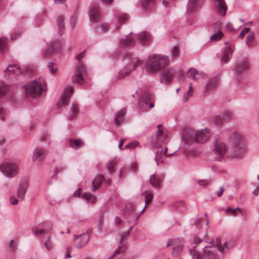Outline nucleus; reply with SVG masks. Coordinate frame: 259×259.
I'll return each mask as SVG.
<instances>
[{
    "mask_svg": "<svg viewBox=\"0 0 259 259\" xmlns=\"http://www.w3.org/2000/svg\"><path fill=\"white\" fill-rule=\"evenodd\" d=\"M169 59L162 55H154L150 56L145 64L146 72L149 74H154L168 66Z\"/></svg>",
    "mask_w": 259,
    "mask_h": 259,
    "instance_id": "obj_1",
    "label": "nucleus"
},
{
    "mask_svg": "<svg viewBox=\"0 0 259 259\" xmlns=\"http://www.w3.org/2000/svg\"><path fill=\"white\" fill-rule=\"evenodd\" d=\"M158 131L154 138L153 139V142L157 146V150L155 152L154 159L157 165H159L160 163H164V157L162 153V143H165L167 140V133L166 131H164L162 125H157Z\"/></svg>",
    "mask_w": 259,
    "mask_h": 259,
    "instance_id": "obj_2",
    "label": "nucleus"
},
{
    "mask_svg": "<svg viewBox=\"0 0 259 259\" xmlns=\"http://www.w3.org/2000/svg\"><path fill=\"white\" fill-rule=\"evenodd\" d=\"M230 140L232 142V154L235 156L243 155L246 152V146L241 136L237 132H234Z\"/></svg>",
    "mask_w": 259,
    "mask_h": 259,
    "instance_id": "obj_3",
    "label": "nucleus"
},
{
    "mask_svg": "<svg viewBox=\"0 0 259 259\" xmlns=\"http://www.w3.org/2000/svg\"><path fill=\"white\" fill-rule=\"evenodd\" d=\"M196 245H194L190 251L193 259H220L217 252L212 249L213 246H205L201 254L196 250Z\"/></svg>",
    "mask_w": 259,
    "mask_h": 259,
    "instance_id": "obj_4",
    "label": "nucleus"
},
{
    "mask_svg": "<svg viewBox=\"0 0 259 259\" xmlns=\"http://www.w3.org/2000/svg\"><path fill=\"white\" fill-rule=\"evenodd\" d=\"M123 57L127 62L124 69L119 73L120 78H123L128 75L131 71L143 63V61L133 57L131 54H125Z\"/></svg>",
    "mask_w": 259,
    "mask_h": 259,
    "instance_id": "obj_5",
    "label": "nucleus"
},
{
    "mask_svg": "<svg viewBox=\"0 0 259 259\" xmlns=\"http://www.w3.org/2000/svg\"><path fill=\"white\" fill-rule=\"evenodd\" d=\"M42 90V82L34 80L26 85L25 91L27 97L35 98L41 94Z\"/></svg>",
    "mask_w": 259,
    "mask_h": 259,
    "instance_id": "obj_6",
    "label": "nucleus"
},
{
    "mask_svg": "<svg viewBox=\"0 0 259 259\" xmlns=\"http://www.w3.org/2000/svg\"><path fill=\"white\" fill-rule=\"evenodd\" d=\"M85 51L79 53L76 56V58L78 60V63L76 69L75 71L74 75L72 77V81L77 82L79 84H82L84 82V79L82 77V74L85 71V67L83 62L81 61V59L84 57Z\"/></svg>",
    "mask_w": 259,
    "mask_h": 259,
    "instance_id": "obj_7",
    "label": "nucleus"
},
{
    "mask_svg": "<svg viewBox=\"0 0 259 259\" xmlns=\"http://www.w3.org/2000/svg\"><path fill=\"white\" fill-rule=\"evenodd\" d=\"M0 171L6 177L11 178L18 174L19 166L16 163L12 161L5 162L0 165Z\"/></svg>",
    "mask_w": 259,
    "mask_h": 259,
    "instance_id": "obj_8",
    "label": "nucleus"
},
{
    "mask_svg": "<svg viewBox=\"0 0 259 259\" xmlns=\"http://www.w3.org/2000/svg\"><path fill=\"white\" fill-rule=\"evenodd\" d=\"M213 148L215 154L219 156L215 160L221 161L228 149L226 144L220 138L215 137Z\"/></svg>",
    "mask_w": 259,
    "mask_h": 259,
    "instance_id": "obj_9",
    "label": "nucleus"
},
{
    "mask_svg": "<svg viewBox=\"0 0 259 259\" xmlns=\"http://www.w3.org/2000/svg\"><path fill=\"white\" fill-rule=\"evenodd\" d=\"M196 131L191 128L184 129L182 136L183 144L181 148L186 149L195 142Z\"/></svg>",
    "mask_w": 259,
    "mask_h": 259,
    "instance_id": "obj_10",
    "label": "nucleus"
},
{
    "mask_svg": "<svg viewBox=\"0 0 259 259\" xmlns=\"http://www.w3.org/2000/svg\"><path fill=\"white\" fill-rule=\"evenodd\" d=\"M249 66V63L247 60L243 59L238 63L234 69L235 76L238 81L247 75Z\"/></svg>",
    "mask_w": 259,
    "mask_h": 259,
    "instance_id": "obj_11",
    "label": "nucleus"
},
{
    "mask_svg": "<svg viewBox=\"0 0 259 259\" xmlns=\"http://www.w3.org/2000/svg\"><path fill=\"white\" fill-rule=\"evenodd\" d=\"M177 70L172 67H169L164 70L161 74L160 82L165 85L169 84L172 81Z\"/></svg>",
    "mask_w": 259,
    "mask_h": 259,
    "instance_id": "obj_12",
    "label": "nucleus"
},
{
    "mask_svg": "<svg viewBox=\"0 0 259 259\" xmlns=\"http://www.w3.org/2000/svg\"><path fill=\"white\" fill-rule=\"evenodd\" d=\"M125 241L126 238H122L120 239L117 249L115 250L113 254L108 259H123L124 252L127 249L126 245L124 243Z\"/></svg>",
    "mask_w": 259,
    "mask_h": 259,
    "instance_id": "obj_13",
    "label": "nucleus"
},
{
    "mask_svg": "<svg viewBox=\"0 0 259 259\" xmlns=\"http://www.w3.org/2000/svg\"><path fill=\"white\" fill-rule=\"evenodd\" d=\"M210 130L206 128L196 131L195 142L203 144L206 142L210 137Z\"/></svg>",
    "mask_w": 259,
    "mask_h": 259,
    "instance_id": "obj_14",
    "label": "nucleus"
},
{
    "mask_svg": "<svg viewBox=\"0 0 259 259\" xmlns=\"http://www.w3.org/2000/svg\"><path fill=\"white\" fill-rule=\"evenodd\" d=\"M214 4L216 11L221 16L226 15L227 6L225 0H214Z\"/></svg>",
    "mask_w": 259,
    "mask_h": 259,
    "instance_id": "obj_15",
    "label": "nucleus"
},
{
    "mask_svg": "<svg viewBox=\"0 0 259 259\" xmlns=\"http://www.w3.org/2000/svg\"><path fill=\"white\" fill-rule=\"evenodd\" d=\"M225 45L226 47L223 52V55L221 57V61L227 63L232 57L234 51V47L232 46L229 43H226Z\"/></svg>",
    "mask_w": 259,
    "mask_h": 259,
    "instance_id": "obj_16",
    "label": "nucleus"
},
{
    "mask_svg": "<svg viewBox=\"0 0 259 259\" xmlns=\"http://www.w3.org/2000/svg\"><path fill=\"white\" fill-rule=\"evenodd\" d=\"M5 76H9L10 74H15L17 76L23 74V72L20 67L16 64H10L4 70Z\"/></svg>",
    "mask_w": 259,
    "mask_h": 259,
    "instance_id": "obj_17",
    "label": "nucleus"
},
{
    "mask_svg": "<svg viewBox=\"0 0 259 259\" xmlns=\"http://www.w3.org/2000/svg\"><path fill=\"white\" fill-rule=\"evenodd\" d=\"M133 33H131L125 38L120 39L121 46L123 48H130L133 47L136 43V40L133 36Z\"/></svg>",
    "mask_w": 259,
    "mask_h": 259,
    "instance_id": "obj_18",
    "label": "nucleus"
},
{
    "mask_svg": "<svg viewBox=\"0 0 259 259\" xmlns=\"http://www.w3.org/2000/svg\"><path fill=\"white\" fill-rule=\"evenodd\" d=\"M28 187V183L27 181H21L18 187L17 196L21 200L25 198V194Z\"/></svg>",
    "mask_w": 259,
    "mask_h": 259,
    "instance_id": "obj_19",
    "label": "nucleus"
},
{
    "mask_svg": "<svg viewBox=\"0 0 259 259\" xmlns=\"http://www.w3.org/2000/svg\"><path fill=\"white\" fill-rule=\"evenodd\" d=\"M74 88L73 87H70L69 91L65 90L63 93L60 100L57 103V106L61 105H66L69 104V98L71 96V93L73 92Z\"/></svg>",
    "mask_w": 259,
    "mask_h": 259,
    "instance_id": "obj_20",
    "label": "nucleus"
},
{
    "mask_svg": "<svg viewBox=\"0 0 259 259\" xmlns=\"http://www.w3.org/2000/svg\"><path fill=\"white\" fill-rule=\"evenodd\" d=\"M89 17L91 21H95L101 17L99 7L96 5H92L89 10Z\"/></svg>",
    "mask_w": 259,
    "mask_h": 259,
    "instance_id": "obj_21",
    "label": "nucleus"
},
{
    "mask_svg": "<svg viewBox=\"0 0 259 259\" xmlns=\"http://www.w3.org/2000/svg\"><path fill=\"white\" fill-rule=\"evenodd\" d=\"M46 153L44 150L40 148H36L33 153L32 159L34 161H41L44 159Z\"/></svg>",
    "mask_w": 259,
    "mask_h": 259,
    "instance_id": "obj_22",
    "label": "nucleus"
},
{
    "mask_svg": "<svg viewBox=\"0 0 259 259\" xmlns=\"http://www.w3.org/2000/svg\"><path fill=\"white\" fill-rule=\"evenodd\" d=\"M76 239L80 238L79 242L76 245V247L80 249L85 246L90 240V236L88 234H83L79 236H75Z\"/></svg>",
    "mask_w": 259,
    "mask_h": 259,
    "instance_id": "obj_23",
    "label": "nucleus"
},
{
    "mask_svg": "<svg viewBox=\"0 0 259 259\" xmlns=\"http://www.w3.org/2000/svg\"><path fill=\"white\" fill-rule=\"evenodd\" d=\"M163 179V177H160L154 174L150 176L149 183L152 186L154 187H158L160 185Z\"/></svg>",
    "mask_w": 259,
    "mask_h": 259,
    "instance_id": "obj_24",
    "label": "nucleus"
},
{
    "mask_svg": "<svg viewBox=\"0 0 259 259\" xmlns=\"http://www.w3.org/2000/svg\"><path fill=\"white\" fill-rule=\"evenodd\" d=\"M104 180L103 175H99L92 182V191L95 192L102 185Z\"/></svg>",
    "mask_w": 259,
    "mask_h": 259,
    "instance_id": "obj_25",
    "label": "nucleus"
},
{
    "mask_svg": "<svg viewBox=\"0 0 259 259\" xmlns=\"http://www.w3.org/2000/svg\"><path fill=\"white\" fill-rule=\"evenodd\" d=\"M84 145L83 141L80 139H71L69 141V146L74 149H78Z\"/></svg>",
    "mask_w": 259,
    "mask_h": 259,
    "instance_id": "obj_26",
    "label": "nucleus"
},
{
    "mask_svg": "<svg viewBox=\"0 0 259 259\" xmlns=\"http://www.w3.org/2000/svg\"><path fill=\"white\" fill-rule=\"evenodd\" d=\"M56 24L58 26L59 33L62 35L65 30L64 18L61 15L56 19Z\"/></svg>",
    "mask_w": 259,
    "mask_h": 259,
    "instance_id": "obj_27",
    "label": "nucleus"
},
{
    "mask_svg": "<svg viewBox=\"0 0 259 259\" xmlns=\"http://www.w3.org/2000/svg\"><path fill=\"white\" fill-rule=\"evenodd\" d=\"M59 49L60 45L59 43H54L44 52L43 55L45 57H47L51 53H57L59 52Z\"/></svg>",
    "mask_w": 259,
    "mask_h": 259,
    "instance_id": "obj_28",
    "label": "nucleus"
},
{
    "mask_svg": "<svg viewBox=\"0 0 259 259\" xmlns=\"http://www.w3.org/2000/svg\"><path fill=\"white\" fill-rule=\"evenodd\" d=\"M143 194L145 196V205L143 209L142 210L141 212H144L146 208L147 207V205L150 204L151 201H152L153 195L152 192L151 190H147L145 191Z\"/></svg>",
    "mask_w": 259,
    "mask_h": 259,
    "instance_id": "obj_29",
    "label": "nucleus"
},
{
    "mask_svg": "<svg viewBox=\"0 0 259 259\" xmlns=\"http://www.w3.org/2000/svg\"><path fill=\"white\" fill-rule=\"evenodd\" d=\"M156 0H141L140 4L144 9L152 8L156 4Z\"/></svg>",
    "mask_w": 259,
    "mask_h": 259,
    "instance_id": "obj_30",
    "label": "nucleus"
},
{
    "mask_svg": "<svg viewBox=\"0 0 259 259\" xmlns=\"http://www.w3.org/2000/svg\"><path fill=\"white\" fill-rule=\"evenodd\" d=\"M138 38L142 42L146 44L150 41L151 35L149 33L146 31H143L139 34Z\"/></svg>",
    "mask_w": 259,
    "mask_h": 259,
    "instance_id": "obj_31",
    "label": "nucleus"
},
{
    "mask_svg": "<svg viewBox=\"0 0 259 259\" xmlns=\"http://www.w3.org/2000/svg\"><path fill=\"white\" fill-rule=\"evenodd\" d=\"M125 109L122 108L116 113L114 120L116 125L119 126L120 125V122L123 120V116L125 114Z\"/></svg>",
    "mask_w": 259,
    "mask_h": 259,
    "instance_id": "obj_32",
    "label": "nucleus"
},
{
    "mask_svg": "<svg viewBox=\"0 0 259 259\" xmlns=\"http://www.w3.org/2000/svg\"><path fill=\"white\" fill-rule=\"evenodd\" d=\"M129 16L127 14H119L117 15V22L118 25L117 29H119L120 26L123 24L126 23L128 20Z\"/></svg>",
    "mask_w": 259,
    "mask_h": 259,
    "instance_id": "obj_33",
    "label": "nucleus"
},
{
    "mask_svg": "<svg viewBox=\"0 0 259 259\" xmlns=\"http://www.w3.org/2000/svg\"><path fill=\"white\" fill-rule=\"evenodd\" d=\"M200 0H189L187 9L189 11H193L199 8Z\"/></svg>",
    "mask_w": 259,
    "mask_h": 259,
    "instance_id": "obj_34",
    "label": "nucleus"
},
{
    "mask_svg": "<svg viewBox=\"0 0 259 259\" xmlns=\"http://www.w3.org/2000/svg\"><path fill=\"white\" fill-rule=\"evenodd\" d=\"M83 198L88 202H90L93 204L95 203L97 201L96 197L89 192L84 193Z\"/></svg>",
    "mask_w": 259,
    "mask_h": 259,
    "instance_id": "obj_35",
    "label": "nucleus"
},
{
    "mask_svg": "<svg viewBox=\"0 0 259 259\" xmlns=\"http://www.w3.org/2000/svg\"><path fill=\"white\" fill-rule=\"evenodd\" d=\"M254 37V33L252 32L247 35L246 38V44L248 47L250 48L253 46Z\"/></svg>",
    "mask_w": 259,
    "mask_h": 259,
    "instance_id": "obj_36",
    "label": "nucleus"
},
{
    "mask_svg": "<svg viewBox=\"0 0 259 259\" xmlns=\"http://www.w3.org/2000/svg\"><path fill=\"white\" fill-rule=\"evenodd\" d=\"M218 84V81L215 78L209 79L206 84V88L208 89H211L215 87Z\"/></svg>",
    "mask_w": 259,
    "mask_h": 259,
    "instance_id": "obj_37",
    "label": "nucleus"
},
{
    "mask_svg": "<svg viewBox=\"0 0 259 259\" xmlns=\"http://www.w3.org/2000/svg\"><path fill=\"white\" fill-rule=\"evenodd\" d=\"M198 74L197 70L194 68H190L189 70L188 74H187L189 77H191L194 80L197 79L196 76Z\"/></svg>",
    "mask_w": 259,
    "mask_h": 259,
    "instance_id": "obj_38",
    "label": "nucleus"
},
{
    "mask_svg": "<svg viewBox=\"0 0 259 259\" xmlns=\"http://www.w3.org/2000/svg\"><path fill=\"white\" fill-rule=\"evenodd\" d=\"M72 115L69 117V119L72 120L76 117L78 114V108L76 105H73L71 108Z\"/></svg>",
    "mask_w": 259,
    "mask_h": 259,
    "instance_id": "obj_39",
    "label": "nucleus"
},
{
    "mask_svg": "<svg viewBox=\"0 0 259 259\" xmlns=\"http://www.w3.org/2000/svg\"><path fill=\"white\" fill-rule=\"evenodd\" d=\"M48 67L49 68L50 71L52 74H54L57 73L58 71L57 65L53 63L49 62L48 64Z\"/></svg>",
    "mask_w": 259,
    "mask_h": 259,
    "instance_id": "obj_40",
    "label": "nucleus"
},
{
    "mask_svg": "<svg viewBox=\"0 0 259 259\" xmlns=\"http://www.w3.org/2000/svg\"><path fill=\"white\" fill-rule=\"evenodd\" d=\"M223 119V116H215L213 118V122L216 125L220 126L222 124Z\"/></svg>",
    "mask_w": 259,
    "mask_h": 259,
    "instance_id": "obj_41",
    "label": "nucleus"
},
{
    "mask_svg": "<svg viewBox=\"0 0 259 259\" xmlns=\"http://www.w3.org/2000/svg\"><path fill=\"white\" fill-rule=\"evenodd\" d=\"M224 35V33L221 31H219L212 34L210 37V40H219L222 38Z\"/></svg>",
    "mask_w": 259,
    "mask_h": 259,
    "instance_id": "obj_42",
    "label": "nucleus"
},
{
    "mask_svg": "<svg viewBox=\"0 0 259 259\" xmlns=\"http://www.w3.org/2000/svg\"><path fill=\"white\" fill-rule=\"evenodd\" d=\"M9 90V86L6 84L0 85V98L5 96Z\"/></svg>",
    "mask_w": 259,
    "mask_h": 259,
    "instance_id": "obj_43",
    "label": "nucleus"
},
{
    "mask_svg": "<svg viewBox=\"0 0 259 259\" xmlns=\"http://www.w3.org/2000/svg\"><path fill=\"white\" fill-rule=\"evenodd\" d=\"M135 211V207L134 205L132 203H128L126 205L125 207V213H132Z\"/></svg>",
    "mask_w": 259,
    "mask_h": 259,
    "instance_id": "obj_44",
    "label": "nucleus"
},
{
    "mask_svg": "<svg viewBox=\"0 0 259 259\" xmlns=\"http://www.w3.org/2000/svg\"><path fill=\"white\" fill-rule=\"evenodd\" d=\"M107 169L110 174H112L115 171V164L114 160L110 161L107 164Z\"/></svg>",
    "mask_w": 259,
    "mask_h": 259,
    "instance_id": "obj_45",
    "label": "nucleus"
},
{
    "mask_svg": "<svg viewBox=\"0 0 259 259\" xmlns=\"http://www.w3.org/2000/svg\"><path fill=\"white\" fill-rule=\"evenodd\" d=\"M183 245H180L173 248L172 253L175 255L180 254L183 250Z\"/></svg>",
    "mask_w": 259,
    "mask_h": 259,
    "instance_id": "obj_46",
    "label": "nucleus"
},
{
    "mask_svg": "<svg viewBox=\"0 0 259 259\" xmlns=\"http://www.w3.org/2000/svg\"><path fill=\"white\" fill-rule=\"evenodd\" d=\"M7 45V39L5 37L0 38V51H3L6 47Z\"/></svg>",
    "mask_w": 259,
    "mask_h": 259,
    "instance_id": "obj_47",
    "label": "nucleus"
},
{
    "mask_svg": "<svg viewBox=\"0 0 259 259\" xmlns=\"http://www.w3.org/2000/svg\"><path fill=\"white\" fill-rule=\"evenodd\" d=\"M235 246L234 243L232 242H225L223 243V247L227 249V250H230L234 248Z\"/></svg>",
    "mask_w": 259,
    "mask_h": 259,
    "instance_id": "obj_48",
    "label": "nucleus"
},
{
    "mask_svg": "<svg viewBox=\"0 0 259 259\" xmlns=\"http://www.w3.org/2000/svg\"><path fill=\"white\" fill-rule=\"evenodd\" d=\"M250 30V28L249 27H246L243 29L240 33L239 35V37L240 38H242L244 35L248 33Z\"/></svg>",
    "mask_w": 259,
    "mask_h": 259,
    "instance_id": "obj_49",
    "label": "nucleus"
},
{
    "mask_svg": "<svg viewBox=\"0 0 259 259\" xmlns=\"http://www.w3.org/2000/svg\"><path fill=\"white\" fill-rule=\"evenodd\" d=\"M45 246L48 250H50L53 248V244L49 239L44 243Z\"/></svg>",
    "mask_w": 259,
    "mask_h": 259,
    "instance_id": "obj_50",
    "label": "nucleus"
},
{
    "mask_svg": "<svg viewBox=\"0 0 259 259\" xmlns=\"http://www.w3.org/2000/svg\"><path fill=\"white\" fill-rule=\"evenodd\" d=\"M32 231L35 235H37L38 234H44L46 233V230L45 229L38 230L32 228Z\"/></svg>",
    "mask_w": 259,
    "mask_h": 259,
    "instance_id": "obj_51",
    "label": "nucleus"
},
{
    "mask_svg": "<svg viewBox=\"0 0 259 259\" xmlns=\"http://www.w3.org/2000/svg\"><path fill=\"white\" fill-rule=\"evenodd\" d=\"M144 96L145 99L146 101H151L154 98L153 94H151L150 93H148V92H146L144 94Z\"/></svg>",
    "mask_w": 259,
    "mask_h": 259,
    "instance_id": "obj_52",
    "label": "nucleus"
},
{
    "mask_svg": "<svg viewBox=\"0 0 259 259\" xmlns=\"http://www.w3.org/2000/svg\"><path fill=\"white\" fill-rule=\"evenodd\" d=\"M6 113V110L2 107H0V118L2 121L5 120V115Z\"/></svg>",
    "mask_w": 259,
    "mask_h": 259,
    "instance_id": "obj_53",
    "label": "nucleus"
},
{
    "mask_svg": "<svg viewBox=\"0 0 259 259\" xmlns=\"http://www.w3.org/2000/svg\"><path fill=\"white\" fill-rule=\"evenodd\" d=\"M223 117V118H226L227 119H231L232 118V113L230 111H226L224 112Z\"/></svg>",
    "mask_w": 259,
    "mask_h": 259,
    "instance_id": "obj_54",
    "label": "nucleus"
},
{
    "mask_svg": "<svg viewBox=\"0 0 259 259\" xmlns=\"http://www.w3.org/2000/svg\"><path fill=\"white\" fill-rule=\"evenodd\" d=\"M167 148L166 147H165L164 149H162V153L163 154V155H165V157H170L171 155H172L173 154H174L176 152V151H175L172 153H168L167 152Z\"/></svg>",
    "mask_w": 259,
    "mask_h": 259,
    "instance_id": "obj_55",
    "label": "nucleus"
},
{
    "mask_svg": "<svg viewBox=\"0 0 259 259\" xmlns=\"http://www.w3.org/2000/svg\"><path fill=\"white\" fill-rule=\"evenodd\" d=\"M42 227L45 228L46 233H49L53 229V225L52 224H49L48 225L43 224Z\"/></svg>",
    "mask_w": 259,
    "mask_h": 259,
    "instance_id": "obj_56",
    "label": "nucleus"
},
{
    "mask_svg": "<svg viewBox=\"0 0 259 259\" xmlns=\"http://www.w3.org/2000/svg\"><path fill=\"white\" fill-rule=\"evenodd\" d=\"M172 55L173 56H177L179 53V49L178 47L175 46L174 47L172 50Z\"/></svg>",
    "mask_w": 259,
    "mask_h": 259,
    "instance_id": "obj_57",
    "label": "nucleus"
},
{
    "mask_svg": "<svg viewBox=\"0 0 259 259\" xmlns=\"http://www.w3.org/2000/svg\"><path fill=\"white\" fill-rule=\"evenodd\" d=\"M11 203L13 205H16L18 203V200L15 198L14 196H12L10 198Z\"/></svg>",
    "mask_w": 259,
    "mask_h": 259,
    "instance_id": "obj_58",
    "label": "nucleus"
},
{
    "mask_svg": "<svg viewBox=\"0 0 259 259\" xmlns=\"http://www.w3.org/2000/svg\"><path fill=\"white\" fill-rule=\"evenodd\" d=\"M129 144L130 145L131 149H132L137 147L138 145H139V142L137 141H133L129 143Z\"/></svg>",
    "mask_w": 259,
    "mask_h": 259,
    "instance_id": "obj_59",
    "label": "nucleus"
},
{
    "mask_svg": "<svg viewBox=\"0 0 259 259\" xmlns=\"http://www.w3.org/2000/svg\"><path fill=\"white\" fill-rule=\"evenodd\" d=\"M218 251L223 255L224 251H225V248L223 247V245L222 246L221 245H220L219 246H215Z\"/></svg>",
    "mask_w": 259,
    "mask_h": 259,
    "instance_id": "obj_60",
    "label": "nucleus"
},
{
    "mask_svg": "<svg viewBox=\"0 0 259 259\" xmlns=\"http://www.w3.org/2000/svg\"><path fill=\"white\" fill-rule=\"evenodd\" d=\"M224 190H225L223 187H220L219 191L216 193L218 196L219 197L222 196L224 192Z\"/></svg>",
    "mask_w": 259,
    "mask_h": 259,
    "instance_id": "obj_61",
    "label": "nucleus"
},
{
    "mask_svg": "<svg viewBox=\"0 0 259 259\" xmlns=\"http://www.w3.org/2000/svg\"><path fill=\"white\" fill-rule=\"evenodd\" d=\"M226 212H230L234 216H235L236 214V213L235 212V210L231 209L230 208H227L226 209Z\"/></svg>",
    "mask_w": 259,
    "mask_h": 259,
    "instance_id": "obj_62",
    "label": "nucleus"
},
{
    "mask_svg": "<svg viewBox=\"0 0 259 259\" xmlns=\"http://www.w3.org/2000/svg\"><path fill=\"white\" fill-rule=\"evenodd\" d=\"M202 242V240L196 236L194 238V242L195 244L200 243Z\"/></svg>",
    "mask_w": 259,
    "mask_h": 259,
    "instance_id": "obj_63",
    "label": "nucleus"
},
{
    "mask_svg": "<svg viewBox=\"0 0 259 259\" xmlns=\"http://www.w3.org/2000/svg\"><path fill=\"white\" fill-rule=\"evenodd\" d=\"M81 195V189H79L75 191L74 196L79 197Z\"/></svg>",
    "mask_w": 259,
    "mask_h": 259,
    "instance_id": "obj_64",
    "label": "nucleus"
}]
</instances>
